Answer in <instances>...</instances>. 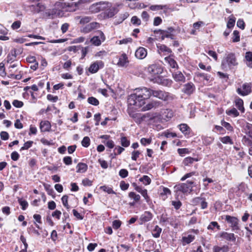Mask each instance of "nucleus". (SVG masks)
<instances>
[{"mask_svg": "<svg viewBox=\"0 0 252 252\" xmlns=\"http://www.w3.org/2000/svg\"><path fill=\"white\" fill-rule=\"evenodd\" d=\"M76 168H77L76 172L77 173H85L88 169V165L86 163L79 162L77 164V165L76 166Z\"/></svg>", "mask_w": 252, "mask_h": 252, "instance_id": "28", "label": "nucleus"}, {"mask_svg": "<svg viewBox=\"0 0 252 252\" xmlns=\"http://www.w3.org/2000/svg\"><path fill=\"white\" fill-rule=\"evenodd\" d=\"M226 113L228 115H229V116L232 115L235 117L238 116L239 115V113L238 112V111L235 108H233L232 109H231L229 110L226 111Z\"/></svg>", "mask_w": 252, "mask_h": 252, "instance_id": "44", "label": "nucleus"}, {"mask_svg": "<svg viewBox=\"0 0 252 252\" xmlns=\"http://www.w3.org/2000/svg\"><path fill=\"white\" fill-rule=\"evenodd\" d=\"M214 141V138L212 137H204L203 138V142L206 145L211 144Z\"/></svg>", "mask_w": 252, "mask_h": 252, "instance_id": "51", "label": "nucleus"}, {"mask_svg": "<svg viewBox=\"0 0 252 252\" xmlns=\"http://www.w3.org/2000/svg\"><path fill=\"white\" fill-rule=\"evenodd\" d=\"M153 218L152 213L150 212H145L140 218L141 221L142 222H145L150 221Z\"/></svg>", "mask_w": 252, "mask_h": 252, "instance_id": "24", "label": "nucleus"}, {"mask_svg": "<svg viewBox=\"0 0 252 252\" xmlns=\"http://www.w3.org/2000/svg\"><path fill=\"white\" fill-rule=\"evenodd\" d=\"M40 129L42 132L49 131L51 124L48 121H42L40 123Z\"/></svg>", "mask_w": 252, "mask_h": 252, "instance_id": "20", "label": "nucleus"}, {"mask_svg": "<svg viewBox=\"0 0 252 252\" xmlns=\"http://www.w3.org/2000/svg\"><path fill=\"white\" fill-rule=\"evenodd\" d=\"M245 59L248 66L252 68V52L249 51L246 53Z\"/></svg>", "mask_w": 252, "mask_h": 252, "instance_id": "30", "label": "nucleus"}, {"mask_svg": "<svg viewBox=\"0 0 252 252\" xmlns=\"http://www.w3.org/2000/svg\"><path fill=\"white\" fill-rule=\"evenodd\" d=\"M148 91L150 93V96L153 95L160 99L166 101L172 98L170 94L161 90H154L148 89Z\"/></svg>", "mask_w": 252, "mask_h": 252, "instance_id": "4", "label": "nucleus"}, {"mask_svg": "<svg viewBox=\"0 0 252 252\" xmlns=\"http://www.w3.org/2000/svg\"><path fill=\"white\" fill-rule=\"evenodd\" d=\"M194 90V86L192 83H188L184 86V92L187 94H190Z\"/></svg>", "mask_w": 252, "mask_h": 252, "instance_id": "27", "label": "nucleus"}, {"mask_svg": "<svg viewBox=\"0 0 252 252\" xmlns=\"http://www.w3.org/2000/svg\"><path fill=\"white\" fill-rule=\"evenodd\" d=\"M165 63L168 64L172 68H177L178 64L172 57L169 56L164 58Z\"/></svg>", "mask_w": 252, "mask_h": 252, "instance_id": "22", "label": "nucleus"}, {"mask_svg": "<svg viewBox=\"0 0 252 252\" xmlns=\"http://www.w3.org/2000/svg\"><path fill=\"white\" fill-rule=\"evenodd\" d=\"M152 142V138H142L140 140V143L142 145L146 146V145L150 144Z\"/></svg>", "mask_w": 252, "mask_h": 252, "instance_id": "59", "label": "nucleus"}, {"mask_svg": "<svg viewBox=\"0 0 252 252\" xmlns=\"http://www.w3.org/2000/svg\"><path fill=\"white\" fill-rule=\"evenodd\" d=\"M159 50L162 52H167L170 53L172 51L171 50L164 45H161L159 47Z\"/></svg>", "mask_w": 252, "mask_h": 252, "instance_id": "64", "label": "nucleus"}, {"mask_svg": "<svg viewBox=\"0 0 252 252\" xmlns=\"http://www.w3.org/2000/svg\"><path fill=\"white\" fill-rule=\"evenodd\" d=\"M32 143H33V141H27V142L25 143V144H24V146L21 148L20 150L22 151V150L28 149L32 146Z\"/></svg>", "mask_w": 252, "mask_h": 252, "instance_id": "57", "label": "nucleus"}, {"mask_svg": "<svg viewBox=\"0 0 252 252\" xmlns=\"http://www.w3.org/2000/svg\"><path fill=\"white\" fill-rule=\"evenodd\" d=\"M161 228L156 225L152 231V235L155 238H158L161 232Z\"/></svg>", "mask_w": 252, "mask_h": 252, "instance_id": "33", "label": "nucleus"}, {"mask_svg": "<svg viewBox=\"0 0 252 252\" xmlns=\"http://www.w3.org/2000/svg\"><path fill=\"white\" fill-rule=\"evenodd\" d=\"M140 120L139 121V123H141L142 121H147L152 120L154 118L153 116H151L150 113H146L144 115H141L140 117Z\"/></svg>", "mask_w": 252, "mask_h": 252, "instance_id": "32", "label": "nucleus"}, {"mask_svg": "<svg viewBox=\"0 0 252 252\" xmlns=\"http://www.w3.org/2000/svg\"><path fill=\"white\" fill-rule=\"evenodd\" d=\"M221 124L222 126L226 128L229 131H232L233 130V127L232 126L230 125L229 123L226 122L224 121H222L221 122Z\"/></svg>", "mask_w": 252, "mask_h": 252, "instance_id": "56", "label": "nucleus"}, {"mask_svg": "<svg viewBox=\"0 0 252 252\" xmlns=\"http://www.w3.org/2000/svg\"><path fill=\"white\" fill-rule=\"evenodd\" d=\"M216 227L218 230H220V226L218 224L216 221H212L210 224L208 226L207 229L209 230H213L214 228Z\"/></svg>", "mask_w": 252, "mask_h": 252, "instance_id": "47", "label": "nucleus"}, {"mask_svg": "<svg viewBox=\"0 0 252 252\" xmlns=\"http://www.w3.org/2000/svg\"><path fill=\"white\" fill-rule=\"evenodd\" d=\"M161 106V102L158 101H153L147 104L143 108L144 111L149 110L152 108H156Z\"/></svg>", "mask_w": 252, "mask_h": 252, "instance_id": "19", "label": "nucleus"}, {"mask_svg": "<svg viewBox=\"0 0 252 252\" xmlns=\"http://www.w3.org/2000/svg\"><path fill=\"white\" fill-rule=\"evenodd\" d=\"M88 102L92 105L97 106L99 104V101L94 97H90L88 99Z\"/></svg>", "mask_w": 252, "mask_h": 252, "instance_id": "48", "label": "nucleus"}, {"mask_svg": "<svg viewBox=\"0 0 252 252\" xmlns=\"http://www.w3.org/2000/svg\"><path fill=\"white\" fill-rule=\"evenodd\" d=\"M148 72L152 76H155L161 73L162 69L157 64H151L147 68Z\"/></svg>", "mask_w": 252, "mask_h": 252, "instance_id": "13", "label": "nucleus"}, {"mask_svg": "<svg viewBox=\"0 0 252 252\" xmlns=\"http://www.w3.org/2000/svg\"><path fill=\"white\" fill-rule=\"evenodd\" d=\"M147 55V52L145 48L140 47L135 51V56L139 59H144Z\"/></svg>", "mask_w": 252, "mask_h": 252, "instance_id": "17", "label": "nucleus"}, {"mask_svg": "<svg viewBox=\"0 0 252 252\" xmlns=\"http://www.w3.org/2000/svg\"><path fill=\"white\" fill-rule=\"evenodd\" d=\"M121 144L124 147H127L130 145V141L125 136H122L121 138Z\"/></svg>", "mask_w": 252, "mask_h": 252, "instance_id": "42", "label": "nucleus"}, {"mask_svg": "<svg viewBox=\"0 0 252 252\" xmlns=\"http://www.w3.org/2000/svg\"><path fill=\"white\" fill-rule=\"evenodd\" d=\"M111 3L106 1H100L91 5L89 7L90 11L92 13H96L101 10L106 9L107 7H110Z\"/></svg>", "mask_w": 252, "mask_h": 252, "instance_id": "3", "label": "nucleus"}, {"mask_svg": "<svg viewBox=\"0 0 252 252\" xmlns=\"http://www.w3.org/2000/svg\"><path fill=\"white\" fill-rule=\"evenodd\" d=\"M162 115L165 118L169 119L173 117L174 113L172 110L167 109L164 111Z\"/></svg>", "mask_w": 252, "mask_h": 252, "instance_id": "34", "label": "nucleus"}, {"mask_svg": "<svg viewBox=\"0 0 252 252\" xmlns=\"http://www.w3.org/2000/svg\"><path fill=\"white\" fill-rule=\"evenodd\" d=\"M193 181H188L187 183H183L176 185L174 189L177 191H181L183 193L190 192L192 188Z\"/></svg>", "mask_w": 252, "mask_h": 252, "instance_id": "5", "label": "nucleus"}, {"mask_svg": "<svg viewBox=\"0 0 252 252\" xmlns=\"http://www.w3.org/2000/svg\"><path fill=\"white\" fill-rule=\"evenodd\" d=\"M121 5V4L117 3L112 7V5L111 4L110 7H107L106 8L108 9L107 10L105 14L109 18L113 17L119 11V7Z\"/></svg>", "mask_w": 252, "mask_h": 252, "instance_id": "12", "label": "nucleus"}, {"mask_svg": "<svg viewBox=\"0 0 252 252\" xmlns=\"http://www.w3.org/2000/svg\"><path fill=\"white\" fill-rule=\"evenodd\" d=\"M139 181L142 182L144 185H148L151 183V180L148 176L144 175L141 177Z\"/></svg>", "mask_w": 252, "mask_h": 252, "instance_id": "45", "label": "nucleus"}, {"mask_svg": "<svg viewBox=\"0 0 252 252\" xmlns=\"http://www.w3.org/2000/svg\"><path fill=\"white\" fill-rule=\"evenodd\" d=\"M235 19L234 18H230L227 24V28L230 29L233 27L235 25Z\"/></svg>", "mask_w": 252, "mask_h": 252, "instance_id": "60", "label": "nucleus"}, {"mask_svg": "<svg viewBox=\"0 0 252 252\" xmlns=\"http://www.w3.org/2000/svg\"><path fill=\"white\" fill-rule=\"evenodd\" d=\"M21 23L20 21H16L13 23L11 25V28L15 30L18 29L21 27Z\"/></svg>", "mask_w": 252, "mask_h": 252, "instance_id": "62", "label": "nucleus"}, {"mask_svg": "<svg viewBox=\"0 0 252 252\" xmlns=\"http://www.w3.org/2000/svg\"><path fill=\"white\" fill-rule=\"evenodd\" d=\"M119 174L122 178H125L128 176V171L125 169H122L119 171Z\"/></svg>", "mask_w": 252, "mask_h": 252, "instance_id": "63", "label": "nucleus"}, {"mask_svg": "<svg viewBox=\"0 0 252 252\" xmlns=\"http://www.w3.org/2000/svg\"><path fill=\"white\" fill-rule=\"evenodd\" d=\"M155 79L156 83L163 86H169L171 85L172 81L171 80L162 78L160 76H158L157 77H155Z\"/></svg>", "mask_w": 252, "mask_h": 252, "instance_id": "21", "label": "nucleus"}, {"mask_svg": "<svg viewBox=\"0 0 252 252\" xmlns=\"http://www.w3.org/2000/svg\"><path fill=\"white\" fill-rule=\"evenodd\" d=\"M129 16V14L128 12H124V13L121 14L117 21V24H120L122 23L125 19H126Z\"/></svg>", "mask_w": 252, "mask_h": 252, "instance_id": "40", "label": "nucleus"}, {"mask_svg": "<svg viewBox=\"0 0 252 252\" xmlns=\"http://www.w3.org/2000/svg\"><path fill=\"white\" fill-rule=\"evenodd\" d=\"M128 111L129 116L134 119L136 123H139V121L140 120V117L141 116V114L132 112L129 109H128Z\"/></svg>", "mask_w": 252, "mask_h": 252, "instance_id": "35", "label": "nucleus"}, {"mask_svg": "<svg viewBox=\"0 0 252 252\" xmlns=\"http://www.w3.org/2000/svg\"><path fill=\"white\" fill-rule=\"evenodd\" d=\"M194 239V236L191 235H189L187 237H183V241L186 244H189Z\"/></svg>", "mask_w": 252, "mask_h": 252, "instance_id": "50", "label": "nucleus"}, {"mask_svg": "<svg viewBox=\"0 0 252 252\" xmlns=\"http://www.w3.org/2000/svg\"><path fill=\"white\" fill-rule=\"evenodd\" d=\"M98 35L94 36L90 40L92 44L96 46L100 45L101 42L105 39V36L101 31H98Z\"/></svg>", "mask_w": 252, "mask_h": 252, "instance_id": "9", "label": "nucleus"}, {"mask_svg": "<svg viewBox=\"0 0 252 252\" xmlns=\"http://www.w3.org/2000/svg\"><path fill=\"white\" fill-rule=\"evenodd\" d=\"M170 194L171 191L170 189L167 188L163 187L162 192L160 193V195L162 197V199L164 200L167 198V196Z\"/></svg>", "mask_w": 252, "mask_h": 252, "instance_id": "41", "label": "nucleus"}, {"mask_svg": "<svg viewBox=\"0 0 252 252\" xmlns=\"http://www.w3.org/2000/svg\"><path fill=\"white\" fill-rule=\"evenodd\" d=\"M85 1H86V0H79V1H78L77 2H76L74 3H72L71 5H68V7H72L73 6H74V8L73 9H72V10H70V11L73 12V11H75L76 10L78 9L79 5L80 4H81V3L85 2Z\"/></svg>", "mask_w": 252, "mask_h": 252, "instance_id": "39", "label": "nucleus"}, {"mask_svg": "<svg viewBox=\"0 0 252 252\" xmlns=\"http://www.w3.org/2000/svg\"><path fill=\"white\" fill-rule=\"evenodd\" d=\"M232 41L234 42H236L240 41L239 32L238 31H234L233 32Z\"/></svg>", "mask_w": 252, "mask_h": 252, "instance_id": "52", "label": "nucleus"}, {"mask_svg": "<svg viewBox=\"0 0 252 252\" xmlns=\"http://www.w3.org/2000/svg\"><path fill=\"white\" fill-rule=\"evenodd\" d=\"M62 201L63 206L68 209L69 206L68 204V196L66 195H63L62 198Z\"/></svg>", "mask_w": 252, "mask_h": 252, "instance_id": "55", "label": "nucleus"}, {"mask_svg": "<svg viewBox=\"0 0 252 252\" xmlns=\"http://www.w3.org/2000/svg\"><path fill=\"white\" fill-rule=\"evenodd\" d=\"M225 64H227L229 67L238 64L234 54L229 53L226 56L225 59L222 62V65H224Z\"/></svg>", "mask_w": 252, "mask_h": 252, "instance_id": "7", "label": "nucleus"}, {"mask_svg": "<svg viewBox=\"0 0 252 252\" xmlns=\"http://www.w3.org/2000/svg\"><path fill=\"white\" fill-rule=\"evenodd\" d=\"M198 159L195 158H193L191 157H187L184 159L183 160V164L185 166H189L191 164H192L194 161H197Z\"/></svg>", "mask_w": 252, "mask_h": 252, "instance_id": "31", "label": "nucleus"}, {"mask_svg": "<svg viewBox=\"0 0 252 252\" xmlns=\"http://www.w3.org/2000/svg\"><path fill=\"white\" fill-rule=\"evenodd\" d=\"M131 22L133 25L139 26L141 24V20L137 16H134L131 19Z\"/></svg>", "mask_w": 252, "mask_h": 252, "instance_id": "49", "label": "nucleus"}, {"mask_svg": "<svg viewBox=\"0 0 252 252\" xmlns=\"http://www.w3.org/2000/svg\"><path fill=\"white\" fill-rule=\"evenodd\" d=\"M75 19L76 20H79V23L80 24L84 25L90 22L92 20V18L90 16L81 17L78 16L75 17Z\"/></svg>", "mask_w": 252, "mask_h": 252, "instance_id": "25", "label": "nucleus"}, {"mask_svg": "<svg viewBox=\"0 0 252 252\" xmlns=\"http://www.w3.org/2000/svg\"><path fill=\"white\" fill-rule=\"evenodd\" d=\"M220 237L227 241L235 242L236 240V238L234 234L232 233L223 232L221 233Z\"/></svg>", "mask_w": 252, "mask_h": 252, "instance_id": "18", "label": "nucleus"}, {"mask_svg": "<svg viewBox=\"0 0 252 252\" xmlns=\"http://www.w3.org/2000/svg\"><path fill=\"white\" fill-rule=\"evenodd\" d=\"M118 61L116 64L118 67L126 68L128 66L129 61L127 56L125 53H123L118 57Z\"/></svg>", "mask_w": 252, "mask_h": 252, "instance_id": "10", "label": "nucleus"}, {"mask_svg": "<svg viewBox=\"0 0 252 252\" xmlns=\"http://www.w3.org/2000/svg\"><path fill=\"white\" fill-rule=\"evenodd\" d=\"M100 189L108 194H116V192L113 190V189L107 186H101L100 187Z\"/></svg>", "mask_w": 252, "mask_h": 252, "instance_id": "38", "label": "nucleus"}, {"mask_svg": "<svg viewBox=\"0 0 252 252\" xmlns=\"http://www.w3.org/2000/svg\"><path fill=\"white\" fill-rule=\"evenodd\" d=\"M175 31V30L172 27L168 28L167 30H159L158 32H159V34L161 36V38L163 40L165 38H170L173 39L174 35L173 33Z\"/></svg>", "mask_w": 252, "mask_h": 252, "instance_id": "11", "label": "nucleus"}, {"mask_svg": "<svg viewBox=\"0 0 252 252\" xmlns=\"http://www.w3.org/2000/svg\"><path fill=\"white\" fill-rule=\"evenodd\" d=\"M246 135L242 138V142L246 145L252 146V124L247 123L244 128Z\"/></svg>", "mask_w": 252, "mask_h": 252, "instance_id": "2", "label": "nucleus"}, {"mask_svg": "<svg viewBox=\"0 0 252 252\" xmlns=\"http://www.w3.org/2000/svg\"><path fill=\"white\" fill-rule=\"evenodd\" d=\"M135 92L128 96L127 102L129 105L134 106L136 108H140L145 104V100L150 97L148 88H137Z\"/></svg>", "mask_w": 252, "mask_h": 252, "instance_id": "1", "label": "nucleus"}, {"mask_svg": "<svg viewBox=\"0 0 252 252\" xmlns=\"http://www.w3.org/2000/svg\"><path fill=\"white\" fill-rule=\"evenodd\" d=\"M104 63L101 61H96L91 64L89 71L91 73H95L98 71L99 68H103Z\"/></svg>", "mask_w": 252, "mask_h": 252, "instance_id": "14", "label": "nucleus"}, {"mask_svg": "<svg viewBox=\"0 0 252 252\" xmlns=\"http://www.w3.org/2000/svg\"><path fill=\"white\" fill-rule=\"evenodd\" d=\"M18 202L20 204V205L22 206V209L23 210H25L26 209V208L28 206V203L27 201L22 200V199H18Z\"/></svg>", "mask_w": 252, "mask_h": 252, "instance_id": "53", "label": "nucleus"}, {"mask_svg": "<svg viewBox=\"0 0 252 252\" xmlns=\"http://www.w3.org/2000/svg\"><path fill=\"white\" fill-rule=\"evenodd\" d=\"M224 219L228 223L230 224V226L231 227L232 230H239L240 227L239 225V220L236 217L226 215L224 216Z\"/></svg>", "mask_w": 252, "mask_h": 252, "instance_id": "6", "label": "nucleus"}, {"mask_svg": "<svg viewBox=\"0 0 252 252\" xmlns=\"http://www.w3.org/2000/svg\"><path fill=\"white\" fill-rule=\"evenodd\" d=\"M196 76L200 78V81L206 80L208 81L210 79V76L203 73H197Z\"/></svg>", "mask_w": 252, "mask_h": 252, "instance_id": "37", "label": "nucleus"}, {"mask_svg": "<svg viewBox=\"0 0 252 252\" xmlns=\"http://www.w3.org/2000/svg\"><path fill=\"white\" fill-rule=\"evenodd\" d=\"M90 144V139L89 137L85 136L82 141V145L85 147H88Z\"/></svg>", "mask_w": 252, "mask_h": 252, "instance_id": "54", "label": "nucleus"}, {"mask_svg": "<svg viewBox=\"0 0 252 252\" xmlns=\"http://www.w3.org/2000/svg\"><path fill=\"white\" fill-rule=\"evenodd\" d=\"M173 78L177 82H184L185 78L181 71H177L172 74Z\"/></svg>", "mask_w": 252, "mask_h": 252, "instance_id": "23", "label": "nucleus"}, {"mask_svg": "<svg viewBox=\"0 0 252 252\" xmlns=\"http://www.w3.org/2000/svg\"><path fill=\"white\" fill-rule=\"evenodd\" d=\"M122 222L120 220H115L113 221L112 226L114 229H117L121 225Z\"/></svg>", "mask_w": 252, "mask_h": 252, "instance_id": "61", "label": "nucleus"}, {"mask_svg": "<svg viewBox=\"0 0 252 252\" xmlns=\"http://www.w3.org/2000/svg\"><path fill=\"white\" fill-rule=\"evenodd\" d=\"M220 141L223 144H233V141L231 138L228 136H226L220 138Z\"/></svg>", "mask_w": 252, "mask_h": 252, "instance_id": "43", "label": "nucleus"}, {"mask_svg": "<svg viewBox=\"0 0 252 252\" xmlns=\"http://www.w3.org/2000/svg\"><path fill=\"white\" fill-rule=\"evenodd\" d=\"M99 27V23L97 22H92L84 27L82 30V32L85 33H89L93 30L97 29Z\"/></svg>", "mask_w": 252, "mask_h": 252, "instance_id": "16", "label": "nucleus"}, {"mask_svg": "<svg viewBox=\"0 0 252 252\" xmlns=\"http://www.w3.org/2000/svg\"><path fill=\"white\" fill-rule=\"evenodd\" d=\"M180 130L184 135H189L190 132V127L186 124L179 125Z\"/></svg>", "mask_w": 252, "mask_h": 252, "instance_id": "26", "label": "nucleus"}, {"mask_svg": "<svg viewBox=\"0 0 252 252\" xmlns=\"http://www.w3.org/2000/svg\"><path fill=\"white\" fill-rule=\"evenodd\" d=\"M128 196L131 199H133L135 202H138L140 199V196L139 194H136L134 192H130L128 194Z\"/></svg>", "mask_w": 252, "mask_h": 252, "instance_id": "46", "label": "nucleus"}, {"mask_svg": "<svg viewBox=\"0 0 252 252\" xmlns=\"http://www.w3.org/2000/svg\"><path fill=\"white\" fill-rule=\"evenodd\" d=\"M251 85L250 84L245 83L243 84L241 88L237 89V93L242 96H246L251 92Z\"/></svg>", "mask_w": 252, "mask_h": 252, "instance_id": "8", "label": "nucleus"}, {"mask_svg": "<svg viewBox=\"0 0 252 252\" xmlns=\"http://www.w3.org/2000/svg\"><path fill=\"white\" fill-rule=\"evenodd\" d=\"M31 11L33 14L38 13L44 11L45 9V6L42 3L38 2L37 4H32L29 6Z\"/></svg>", "mask_w": 252, "mask_h": 252, "instance_id": "15", "label": "nucleus"}, {"mask_svg": "<svg viewBox=\"0 0 252 252\" xmlns=\"http://www.w3.org/2000/svg\"><path fill=\"white\" fill-rule=\"evenodd\" d=\"M228 249L227 246H223L220 247L219 246H215L213 248V252H227Z\"/></svg>", "mask_w": 252, "mask_h": 252, "instance_id": "36", "label": "nucleus"}, {"mask_svg": "<svg viewBox=\"0 0 252 252\" xmlns=\"http://www.w3.org/2000/svg\"><path fill=\"white\" fill-rule=\"evenodd\" d=\"M235 103L237 108L242 112H244L245 109L243 106V100L240 98H237L235 100Z\"/></svg>", "mask_w": 252, "mask_h": 252, "instance_id": "29", "label": "nucleus"}, {"mask_svg": "<svg viewBox=\"0 0 252 252\" xmlns=\"http://www.w3.org/2000/svg\"><path fill=\"white\" fill-rule=\"evenodd\" d=\"M140 153L138 151H134L131 153V159L133 160H136L137 158H139Z\"/></svg>", "mask_w": 252, "mask_h": 252, "instance_id": "58", "label": "nucleus"}]
</instances>
